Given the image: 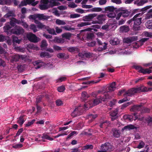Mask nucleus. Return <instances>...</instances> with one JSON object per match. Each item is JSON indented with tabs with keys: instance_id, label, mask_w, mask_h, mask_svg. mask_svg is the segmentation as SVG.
<instances>
[{
	"instance_id": "obj_1",
	"label": "nucleus",
	"mask_w": 152,
	"mask_h": 152,
	"mask_svg": "<svg viewBox=\"0 0 152 152\" xmlns=\"http://www.w3.org/2000/svg\"><path fill=\"white\" fill-rule=\"evenodd\" d=\"M146 87L143 86H141L137 88H132L128 90L125 92L124 94V96H132L135 93H139L141 92H144L146 91Z\"/></svg>"
},
{
	"instance_id": "obj_2",
	"label": "nucleus",
	"mask_w": 152,
	"mask_h": 152,
	"mask_svg": "<svg viewBox=\"0 0 152 152\" xmlns=\"http://www.w3.org/2000/svg\"><path fill=\"white\" fill-rule=\"evenodd\" d=\"M102 97H100L99 99H96L94 100H89L88 102H85V104H84V108L85 110H88L89 108L92 107L98 104L100 102H101L102 101Z\"/></svg>"
},
{
	"instance_id": "obj_3",
	"label": "nucleus",
	"mask_w": 152,
	"mask_h": 152,
	"mask_svg": "<svg viewBox=\"0 0 152 152\" xmlns=\"http://www.w3.org/2000/svg\"><path fill=\"white\" fill-rule=\"evenodd\" d=\"M116 11L117 12H119L116 18L117 20H118L121 16L124 18L127 17L130 15L131 13L130 11L122 8H119L118 10H116Z\"/></svg>"
},
{
	"instance_id": "obj_4",
	"label": "nucleus",
	"mask_w": 152,
	"mask_h": 152,
	"mask_svg": "<svg viewBox=\"0 0 152 152\" xmlns=\"http://www.w3.org/2000/svg\"><path fill=\"white\" fill-rule=\"evenodd\" d=\"M134 68L136 70H138L139 73H142L143 74H149L152 72L151 69H152V67H149V68L144 69L140 66L135 65L133 66Z\"/></svg>"
},
{
	"instance_id": "obj_5",
	"label": "nucleus",
	"mask_w": 152,
	"mask_h": 152,
	"mask_svg": "<svg viewBox=\"0 0 152 152\" xmlns=\"http://www.w3.org/2000/svg\"><path fill=\"white\" fill-rule=\"evenodd\" d=\"M113 147L110 143L106 142L102 144L100 148V150L97 151V152H107V151H110L112 150Z\"/></svg>"
},
{
	"instance_id": "obj_6",
	"label": "nucleus",
	"mask_w": 152,
	"mask_h": 152,
	"mask_svg": "<svg viewBox=\"0 0 152 152\" xmlns=\"http://www.w3.org/2000/svg\"><path fill=\"white\" fill-rule=\"evenodd\" d=\"M24 32V29L18 25L15 26L11 31V32L13 34L18 36L23 34Z\"/></svg>"
},
{
	"instance_id": "obj_7",
	"label": "nucleus",
	"mask_w": 152,
	"mask_h": 152,
	"mask_svg": "<svg viewBox=\"0 0 152 152\" xmlns=\"http://www.w3.org/2000/svg\"><path fill=\"white\" fill-rule=\"evenodd\" d=\"M142 18L140 17L139 18H136L133 19V29L135 31H138L140 29V27L139 26L141 23Z\"/></svg>"
},
{
	"instance_id": "obj_8",
	"label": "nucleus",
	"mask_w": 152,
	"mask_h": 152,
	"mask_svg": "<svg viewBox=\"0 0 152 152\" xmlns=\"http://www.w3.org/2000/svg\"><path fill=\"white\" fill-rule=\"evenodd\" d=\"M106 15L105 14H101L96 15V19L97 20L94 21L92 22L93 24L99 23L102 24L103 22L106 20Z\"/></svg>"
},
{
	"instance_id": "obj_9",
	"label": "nucleus",
	"mask_w": 152,
	"mask_h": 152,
	"mask_svg": "<svg viewBox=\"0 0 152 152\" xmlns=\"http://www.w3.org/2000/svg\"><path fill=\"white\" fill-rule=\"evenodd\" d=\"M84 106H79L77 107L72 112L71 115L73 117H75L77 116H79L81 115L83 112L82 109L84 108Z\"/></svg>"
},
{
	"instance_id": "obj_10",
	"label": "nucleus",
	"mask_w": 152,
	"mask_h": 152,
	"mask_svg": "<svg viewBox=\"0 0 152 152\" xmlns=\"http://www.w3.org/2000/svg\"><path fill=\"white\" fill-rule=\"evenodd\" d=\"M27 37L28 39L31 42L34 43H36L38 42L37 37L35 34L31 33H29L28 34Z\"/></svg>"
},
{
	"instance_id": "obj_11",
	"label": "nucleus",
	"mask_w": 152,
	"mask_h": 152,
	"mask_svg": "<svg viewBox=\"0 0 152 152\" xmlns=\"http://www.w3.org/2000/svg\"><path fill=\"white\" fill-rule=\"evenodd\" d=\"M118 109L116 108L113 110L109 112L110 115L111 116V120L114 121L118 118L117 115L118 112Z\"/></svg>"
},
{
	"instance_id": "obj_12",
	"label": "nucleus",
	"mask_w": 152,
	"mask_h": 152,
	"mask_svg": "<svg viewBox=\"0 0 152 152\" xmlns=\"http://www.w3.org/2000/svg\"><path fill=\"white\" fill-rule=\"evenodd\" d=\"M21 20L16 19L14 17H12L10 18V25L12 26H15L16 24H21Z\"/></svg>"
},
{
	"instance_id": "obj_13",
	"label": "nucleus",
	"mask_w": 152,
	"mask_h": 152,
	"mask_svg": "<svg viewBox=\"0 0 152 152\" xmlns=\"http://www.w3.org/2000/svg\"><path fill=\"white\" fill-rule=\"evenodd\" d=\"M111 133L113 136L116 138H119L121 135L120 131L116 128L113 129H112Z\"/></svg>"
},
{
	"instance_id": "obj_14",
	"label": "nucleus",
	"mask_w": 152,
	"mask_h": 152,
	"mask_svg": "<svg viewBox=\"0 0 152 152\" xmlns=\"http://www.w3.org/2000/svg\"><path fill=\"white\" fill-rule=\"evenodd\" d=\"M97 14H91L86 15L83 17V20L84 21H90L94 17H96Z\"/></svg>"
},
{
	"instance_id": "obj_15",
	"label": "nucleus",
	"mask_w": 152,
	"mask_h": 152,
	"mask_svg": "<svg viewBox=\"0 0 152 152\" xmlns=\"http://www.w3.org/2000/svg\"><path fill=\"white\" fill-rule=\"evenodd\" d=\"M142 105H134L132 106L130 109L131 112H136L140 111L141 109Z\"/></svg>"
},
{
	"instance_id": "obj_16",
	"label": "nucleus",
	"mask_w": 152,
	"mask_h": 152,
	"mask_svg": "<svg viewBox=\"0 0 152 152\" xmlns=\"http://www.w3.org/2000/svg\"><path fill=\"white\" fill-rule=\"evenodd\" d=\"M101 28V26L98 25H94L91 26V28H89L85 29V30L90 31L93 30L95 31H97V29H99Z\"/></svg>"
},
{
	"instance_id": "obj_17",
	"label": "nucleus",
	"mask_w": 152,
	"mask_h": 152,
	"mask_svg": "<svg viewBox=\"0 0 152 152\" xmlns=\"http://www.w3.org/2000/svg\"><path fill=\"white\" fill-rule=\"evenodd\" d=\"M67 49L68 51L71 53L78 52L79 51V49L77 47H69L67 48Z\"/></svg>"
},
{
	"instance_id": "obj_18",
	"label": "nucleus",
	"mask_w": 152,
	"mask_h": 152,
	"mask_svg": "<svg viewBox=\"0 0 152 152\" xmlns=\"http://www.w3.org/2000/svg\"><path fill=\"white\" fill-rule=\"evenodd\" d=\"M36 17L40 20H47L49 18L48 16L45 15L43 14H37Z\"/></svg>"
},
{
	"instance_id": "obj_19",
	"label": "nucleus",
	"mask_w": 152,
	"mask_h": 152,
	"mask_svg": "<svg viewBox=\"0 0 152 152\" xmlns=\"http://www.w3.org/2000/svg\"><path fill=\"white\" fill-rule=\"evenodd\" d=\"M119 40L118 38H115L113 39H111L110 41V44L113 45H116L119 44Z\"/></svg>"
},
{
	"instance_id": "obj_20",
	"label": "nucleus",
	"mask_w": 152,
	"mask_h": 152,
	"mask_svg": "<svg viewBox=\"0 0 152 152\" xmlns=\"http://www.w3.org/2000/svg\"><path fill=\"white\" fill-rule=\"evenodd\" d=\"M120 29V31L123 32H127L129 30V26L126 25L121 26Z\"/></svg>"
},
{
	"instance_id": "obj_21",
	"label": "nucleus",
	"mask_w": 152,
	"mask_h": 152,
	"mask_svg": "<svg viewBox=\"0 0 152 152\" xmlns=\"http://www.w3.org/2000/svg\"><path fill=\"white\" fill-rule=\"evenodd\" d=\"M40 56L42 58L46 57L49 58L51 57V55L48 52L46 51L42 52L40 54Z\"/></svg>"
},
{
	"instance_id": "obj_22",
	"label": "nucleus",
	"mask_w": 152,
	"mask_h": 152,
	"mask_svg": "<svg viewBox=\"0 0 152 152\" xmlns=\"http://www.w3.org/2000/svg\"><path fill=\"white\" fill-rule=\"evenodd\" d=\"M49 7H53L55 6H58L60 5V3L57 1H49Z\"/></svg>"
},
{
	"instance_id": "obj_23",
	"label": "nucleus",
	"mask_w": 152,
	"mask_h": 152,
	"mask_svg": "<svg viewBox=\"0 0 152 152\" xmlns=\"http://www.w3.org/2000/svg\"><path fill=\"white\" fill-rule=\"evenodd\" d=\"M20 58V56L18 54H16L12 56L11 57V61L13 63L14 62H16L19 61Z\"/></svg>"
},
{
	"instance_id": "obj_24",
	"label": "nucleus",
	"mask_w": 152,
	"mask_h": 152,
	"mask_svg": "<svg viewBox=\"0 0 152 152\" xmlns=\"http://www.w3.org/2000/svg\"><path fill=\"white\" fill-rule=\"evenodd\" d=\"M15 14L12 11H9L8 13L4 15L5 17H6V18H8L10 20L11 18H10V17H15Z\"/></svg>"
},
{
	"instance_id": "obj_25",
	"label": "nucleus",
	"mask_w": 152,
	"mask_h": 152,
	"mask_svg": "<svg viewBox=\"0 0 152 152\" xmlns=\"http://www.w3.org/2000/svg\"><path fill=\"white\" fill-rule=\"evenodd\" d=\"M136 129V127L133 125L130 124L125 126L122 129L123 130H130L132 129Z\"/></svg>"
},
{
	"instance_id": "obj_26",
	"label": "nucleus",
	"mask_w": 152,
	"mask_h": 152,
	"mask_svg": "<svg viewBox=\"0 0 152 152\" xmlns=\"http://www.w3.org/2000/svg\"><path fill=\"white\" fill-rule=\"evenodd\" d=\"M81 95L82 98L85 101L87 100L90 96L87 93V92L85 91L82 92Z\"/></svg>"
},
{
	"instance_id": "obj_27",
	"label": "nucleus",
	"mask_w": 152,
	"mask_h": 152,
	"mask_svg": "<svg viewBox=\"0 0 152 152\" xmlns=\"http://www.w3.org/2000/svg\"><path fill=\"white\" fill-rule=\"evenodd\" d=\"M108 88L110 91H114L116 88L115 82H113L111 83Z\"/></svg>"
},
{
	"instance_id": "obj_28",
	"label": "nucleus",
	"mask_w": 152,
	"mask_h": 152,
	"mask_svg": "<svg viewBox=\"0 0 152 152\" xmlns=\"http://www.w3.org/2000/svg\"><path fill=\"white\" fill-rule=\"evenodd\" d=\"M100 97H102V100H103V101H106L107 99L110 98V95L107 93L103 94V96H101Z\"/></svg>"
},
{
	"instance_id": "obj_29",
	"label": "nucleus",
	"mask_w": 152,
	"mask_h": 152,
	"mask_svg": "<svg viewBox=\"0 0 152 152\" xmlns=\"http://www.w3.org/2000/svg\"><path fill=\"white\" fill-rule=\"evenodd\" d=\"M95 37L94 34V33L89 32L87 34L86 38L87 40H92Z\"/></svg>"
},
{
	"instance_id": "obj_30",
	"label": "nucleus",
	"mask_w": 152,
	"mask_h": 152,
	"mask_svg": "<svg viewBox=\"0 0 152 152\" xmlns=\"http://www.w3.org/2000/svg\"><path fill=\"white\" fill-rule=\"evenodd\" d=\"M97 117L96 114H90L88 115V118L90 122H92Z\"/></svg>"
},
{
	"instance_id": "obj_31",
	"label": "nucleus",
	"mask_w": 152,
	"mask_h": 152,
	"mask_svg": "<svg viewBox=\"0 0 152 152\" xmlns=\"http://www.w3.org/2000/svg\"><path fill=\"white\" fill-rule=\"evenodd\" d=\"M11 3V0H0V4L10 5Z\"/></svg>"
},
{
	"instance_id": "obj_32",
	"label": "nucleus",
	"mask_w": 152,
	"mask_h": 152,
	"mask_svg": "<svg viewBox=\"0 0 152 152\" xmlns=\"http://www.w3.org/2000/svg\"><path fill=\"white\" fill-rule=\"evenodd\" d=\"M24 115H21L19 118V120L18 121V123L21 126L25 122V120L23 118Z\"/></svg>"
},
{
	"instance_id": "obj_33",
	"label": "nucleus",
	"mask_w": 152,
	"mask_h": 152,
	"mask_svg": "<svg viewBox=\"0 0 152 152\" xmlns=\"http://www.w3.org/2000/svg\"><path fill=\"white\" fill-rule=\"evenodd\" d=\"M47 28L46 30L49 34L53 35L56 34L55 30L53 28H51L48 26H47Z\"/></svg>"
},
{
	"instance_id": "obj_34",
	"label": "nucleus",
	"mask_w": 152,
	"mask_h": 152,
	"mask_svg": "<svg viewBox=\"0 0 152 152\" xmlns=\"http://www.w3.org/2000/svg\"><path fill=\"white\" fill-rule=\"evenodd\" d=\"M123 118L124 119L130 121H132L133 120V116L130 115H124L123 116Z\"/></svg>"
},
{
	"instance_id": "obj_35",
	"label": "nucleus",
	"mask_w": 152,
	"mask_h": 152,
	"mask_svg": "<svg viewBox=\"0 0 152 152\" xmlns=\"http://www.w3.org/2000/svg\"><path fill=\"white\" fill-rule=\"evenodd\" d=\"M63 38H64L66 39H69L71 36V34L69 33H65L62 35Z\"/></svg>"
},
{
	"instance_id": "obj_36",
	"label": "nucleus",
	"mask_w": 152,
	"mask_h": 152,
	"mask_svg": "<svg viewBox=\"0 0 152 152\" xmlns=\"http://www.w3.org/2000/svg\"><path fill=\"white\" fill-rule=\"evenodd\" d=\"M91 23L88 22H81L79 23L77 25V27L79 28L83 26L91 25Z\"/></svg>"
},
{
	"instance_id": "obj_37",
	"label": "nucleus",
	"mask_w": 152,
	"mask_h": 152,
	"mask_svg": "<svg viewBox=\"0 0 152 152\" xmlns=\"http://www.w3.org/2000/svg\"><path fill=\"white\" fill-rule=\"evenodd\" d=\"M104 45H103V47H99L97 49V50L99 52L102 51L103 50H106L107 48V43L105 42H104Z\"/></svg>"
},
{
	"instance_id": "obj_38",
	"label": "nucleus",
	"mask_w": 152,
	"mask_h": 152,
	"mask_svg": "<svg viewBox=\"0 0 152 152\" xmlns=\"http://www.w3.org/2000/svg\"><path fill=\"white\" fill-rule=\"evenodd\" d=\"M39 9L42 10H46L48 9L49 7V5L45 4H40L39 5Z\"/></svg>"
},
{
	"instance_id": "obj_39",
	"label": "nucleus",
	"mask_w": 152,
	"mask_h": 152,
	"mask_svg": "<svg viewBox=\"0 0 152 152\" xmlns=\"http://www.w3.org/2000/svg\"><path fill=\"white\" fill-rule=\"evenodd\" d=\"M61 28H63L64 29L67 30V31H71L75 30V28L73 27H71L69 26H61Z\"/></svg>"
},
{
	"instance_id": "obj_40",
	"label": "nucleus",
	"mask_w": 152,
	"mask_h": 152,
	"mask_svg": "<svg viewBox=\"0 0 152 152\" xmlns=\"http://www.w3.org/2000/svg\"><path fill=\"white\" fill-rule=\"evenodd\" d=\"M47 26H48L43 25L41 23L37 25V27L38 28L43 30L46 29L47 28Z\"/></svg>"
},
{
	"instance_id": "obj_41",
	"label": "nucleus",
	"mask_w": 152,
	"mask_h": 152,
	"mask_svg": "<svg viewBox=\"0 0 152 152\" xmlns=\"http://www.w3.org/2000/svg\"><path fill=\"white\" fill-rule=\"evenodd\" d=\"M12 42L14 43L18 44H19L20 42V40L18 39V37L15 36H12Z\"/></svg>"
},
{
	"instance_id": "obj_42",
	"label": "nucleus",
	"mask_w": 152,
	"mask_h": 152,
	"mask_svg": "<svg viewBox=\"0 0 152 152\" xmlns=\"http://www.w3.org/2000/svg\"><path fill=\"white\" fill-rule=\"evenodd\" d=\"M30 28L35 33L38 31L36 25L33 24H31L30 26Z\"/></svg>"
},
{
	"instance_id": "obj_43",
	"label": "nucleus",
	"mask_w": 152,
	"mask_h": 152,
	"mask_svg": "<svg viewBox=\"0 0 152 152\" xmlns=\"http://www.w3.org/2000/svg\"><path fill=\"white\" fill-rule=\"evenodd\" d=\"M146 26L148 29H152V20H149L147 22Z\"/></svg>"
},
{
	"instance_id": "obj_44",
	"label": "nucleus",
	"mask_w": 152,
	"mask_h": 152,
	"mask_svg": "<svg viewBox=\"0 0 152 152\" xmlns=\"http://www.w3.org/2000/svg\"><path fill=\"white\" fill-rule=\"evenodd\" d=\"M56 23L58 25H65L66 24V23L64 20H61L59 19H57L56 21Z\"/></svg>"
},
{
	"instance_id": "obj_45",
	"label": "nucleus",
	"mask_w": 152,
	"mask_h": 152,
	"mask_svg": "<svg viewBox=\"0 0 152 152\" xmlns=\"http://www.w3.org/2000/svg\"><path fill=\"white\" fill-rule=\"evenodd\" d=\"M116 8L114 7L113 6H108L106 7L105 10L106 11H109L111 12H113L115 9H116Z\"/></svg>"
},
{
	"instance_id": "obj_46",
	"label": "nucleus",
	"mask_w": 152,
	"mask_h": 152,
	"mask_svg": "<svg viewBox=\"0 0 152 152\" xmlns=\"http://www.w3.org/2000/svg\"><path fill=\"white\" fill-rule=\"evenodd\" d=\"M93 148V146L92 145H85L83 147L82 149L83 150H86L87 149H91Z\"/></svg>"
},
{
	"instance_id": "obj_47",
	"label": "nucleus",
	"mask_w": 152,
	"mask_h": 152,
	"mask_svg": "<svg viewBox=\"0 0 152 152\" xmlns=\"http://www.w3.org/2000/svg\"><path fill=\"white\" fill-rule=\"evenodd\" d=\"M140 12V10L139 9H135L133 10L131 13H130V17H132L133 15H134L136 13Z\"/></svg>"
},
{
	"instance_id": "obj_48",
	"label": "nucleus",
	"mask_w": 152,
	"mask_h": 152,
	"mask_svg": "<svg viewBox=\"0 0 152 152\" xmlns=\"http://www.w3.org/2000/svg\"><path fill=\"white\" fill-rule=\"evenodd\" d=\"M78 133V132L76 131L72 132L70 134L67 136V138H69L74 135H76Z\"/></svg>"
},
{
	"instance_id": "obj_49",
	"label": "nucleus",
	"mask_w": 152,
	"mask_h": 152,
	"mask_svg": "<svg viewBox=\"0 0 152 152\" xmlns=\"http://www.w3.org/2000/svg\"><path fill=\"white\" fill-rule=\"evenodd\" d=\"M48 44L47 43L46 41L45 40H43L41 42V47L42 48L46 47L47 46Z\"/></svg>"
},
{
	"instance_id": "obj_50",
	"label": "nucleus",
	"mask_w": 152,
	"mask_h": 152,
	"mask_svg": "<svg viewBox=\"0 0 152 152\" xmlns=\"http://www.w3.org/2000/svg\"><path fill=\"white\" fill-rule=\"evenodd\" d=\"M62 40L61 38H59L57 37H55L53 39L54 42L60 43L62 42Z\"/></svg>"
},
{
	"instance_id": "obj_51",
	"label": "nucleus",
	"mask_w": 152,
	"mask_h": 152,
	"mask_svg": "<svg viewBox=\"0 0 152 152\" xmlns=\"http://www.w3.org/2000/svg\"><path fill=\"white\" fill-rule=\"evenodd\" d=\"M130 100L129 98H127V97H125L123 99L120 100L118 101V103L119 104H121L124 102H125L127 101H129Z\"/></svg>"
},
{
	"instance_id": "obj_52",
	"label": "nucleus",
	"mask_w": 152,
	"mask_h": 152,
	"mask_svg": "<svg viewBox=\"0 0 152 152\" xmlns=\"http://www.w3.org/2000/svg\"><path fill=\"white\" fill-rule=\"evenodd\" d=\"M65 89V87L64 86H62L60 87H58L57 88L58 91L60 92H63Z\"/></svg>"
},
{
	"instance_id": "obj_53",
	"label": "nucleus",
	"mask_w": 152,
	"mask_h": 152,
	"mask_svg": "<svg viewBox=\"0 0 152 152\" xmlns=\"http://www.w3.org/2000/svg\"><path fill=\"white\" fill-rule=\"evenodd\" d=\"M35 120L33 119L31 121H28L26 124H25V127H29L34 124Z\"/></svg>"
},
{
	"instance_id": "obj_54",
	"label": "nucleus",
	"mask_w": 152,
	"mask_h": 152,
	"mask_svg": "<svg viewBox=\"0 0 152 152\" xmlns=\"http://www.w3.org/2000/svg\"><path fill=\"white\" fill-rule=\"evenodd\" d=\"M79 55L80 56H85L86 57L88 58L91 55V54L90 53H85L83 55L81 53H79Z\"/></svg>"
},
{
	"instance_id": "obj_55",
	"label": "nucleus",
	"mask_w": 152,
	"mask_h": 152,
	"mask_svg": "<svg viewBox=\"0 0 152 152\" xmlns=\"http://www.w3.org/2000/svg\"><path fill=\"white\" fill-rule=\"evenodd\" d=\"M152 7V6L151 5H149L145 7L142 8L140 10V11H142L143 12H145L146 10H147L151 8Z\"/></svg>"
},
{
	"instance_id": "obj_56",
	"label": "nucleus",
	"mask_w": 152,
	"mask_h": 152,
	"mask_svg": "<svg viewBox=\"0 0 152 152\" xmlns=\"http://www.w3.org/2000/svg\"><path fill=\"white\" fill-rule=\"evenodd\" d=\"M56 105L58 106H61L63 104V102L60 99H57L56 100Z\"/></svg>"
},
{
	"instance_id": "obj_57",
	"label": "nucleus",
	"mask_w": 152,
	"mask_h": 152,
	"mask_svg": "<svg viewBox=\"0 0 152 152\" xmlns=\"http://www.w3.org/2000/svg\"><path fill=\"white\" fill-rule=\"evenodd\" d=\"M27 4L26 0H23L19 5V6L20 7L22 6H26Z\"/></svg>"
},
{
	"instance_id": "obj_58",
	"label": "nucleus",
	"mask_w": 152,
	"mask_h": 152,
	"mask_svg": "<svg viewBox=\"0 0 152 152\" xmlns=\"http://www.w3.org/2000/svg\"><path fill=\"white\" fill-rule=\"evenodd\" d=\"M53 47L54 49L56 51H59L62 50V49L61 47L57 45H53Z\"/></svg>"
},
{
	"instance_id": "obj_59",
	"label": "nucleus",
	"mask_w": 152,
	"mask_h": 152,
	"mask_svg": "<svg viewBox=\"0 0 152 152\" xmlns=\"http://www.w3.org/2000/svg\"><path fill=\"white\" fill-rule=\"evenodd\" d=\"M106 15L109 18H113L116 16L115 13L111 12L109 14H107Z\"/></svg>"
},
{
	"instance_id": "obj_60",
	"label": "nucleus",
	"mask_w": 152,
	"mask_h": 152,
	"mask_svg": "<svg viewBox=\"0 0 152 152\" xmlns=\"http://www.w3.org/2000/svg\"><path fill=\"white\" fill-rule=\"evenodd\" d=\"M6 66V63L2 59L0 58V67H4Z\"/></svg>"
},
{
	"instance_id": "obj_61",
	"label": "nucleus",
	"mask_w": 152,
	"mask_h": 152,
	"mask_svg": "<svg viewBox=\"0 0 152 152\" xmlns=\"http://www.w3.org/2000/svg\"><path fill=\"white\" fill-rule=\"evenodd\" d=\"M21 25L25 28H28V25L26 22H24V20H21Z\"/></svg>"
},
{
	"instance_id": "obj_62",
	"label": "nucleus",
	"mask_w": 152,
	"mask_h": 152,
	"mask_svg": "<svg viewBox=\"0 0 152 152\" xmlns=\"http://www.w3.org/2000/svg\"><path fill=\"white\" fill-rule=\"evenodd\" d=\"M66 77H61L57 80V82L58 83L61 82L63 81L66 80Z\"/></svg>"
},
{
	"instance_id": "obj_63",
	"label": "nucleus",
	"mask_w": 152,
	"mask_h": 152,
	"mask_svg": "<svg viewBox=\"0 0 152 152\" xmlns=\"http://www.w3.org/2000/svg\"><path fill=\"white\" fill-rule=\"evenodd\" d=\"M150 111V109L147 108H145L142 109L141 112L144 113H149Z\"/></svg>"
},
{
	"instance_id": "obj_64",
	"label": "nucleus",
	"mask_w": 152,
	"mask_h": 152,
	"mask_svg": "<svg viewBox=\"0 0 152 152\" xmlns=\"http://www.w3.org/2000/svg\"><path fill=\"white\" fill-rule=\"evenodd\" d=\"M144 145L145 144L144 142L143 141H141L140 142L139 144L138 145L137 148L139 149L141 148L144 147Z\"/></svg>"
}]
</instances>
